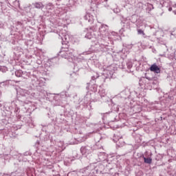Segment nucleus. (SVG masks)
Here are the masks:
<instances>
[{
    "mask_svg": "<svg viewBox=\"0 0 176 176\" xmlns=\"http://www.w3.org/2000/svg\"><path fill=\"white\" fill-rule=\"evenodd\" d=\"M150 71L151 72H155V74H160V68L157 65H156V63H154L151 66Z\"/></svg>",
    "mask_w": 176,
    "mask_h": 176,
    "instance_id": "1",
    "label": "nucleus"
},
{
    "mask_svg": "<svg viewBox=\"0 0 176 176\" xmlns=\"http://www.w3.org/2000/svg\"><path fill=\"white\" fill-rule=\"evenodd\" d=\"M144 163H146L147 164H152V158L151 157H144Z\"/></svg>",
    "mask_w": 176,
    "mask_h": 176,
    "instance_id": "2",
    "label": "nucleus"
},
{
    "mask_svg": "<svg viewBox=\"0 0 176 176\" xmlns=\"http://www.w3.org/2000/svg\"><path fill=\"white\" fill-rule=\"evenodd\" d=\"M138 34L139 35H145V32H144V30H141V29H138Z\"/></svg>",
    "mask_w": 176,
    "mask_h": 176,
    "instance_id": "3",
    "label": "nucleus"
}]
</instances>
